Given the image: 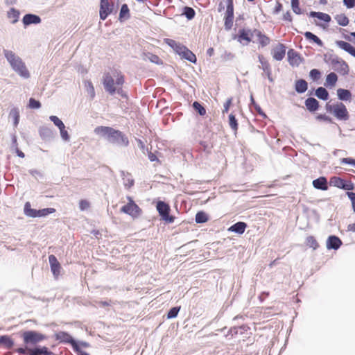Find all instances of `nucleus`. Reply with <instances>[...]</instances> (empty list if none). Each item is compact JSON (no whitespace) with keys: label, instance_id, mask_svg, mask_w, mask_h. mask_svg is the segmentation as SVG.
Wrapping results in <instances>:
<instances>
[{"label":"nucleus","instance_id":"49530a36","mask_svg":"<svg viewBox=\"0 0 355 355\" xmlns=\"http://www.w3.org/2000/svg\"><path fill=\"white\" fill-rule=\"evenodd\" d=\"M193 107L196 111H197L200 115L204 116L206 114V110L205 108L198 102L195 101L193 103Z\"/></svg>","mask_w":355,"mask_h":355},{"label":"nucleus","instance_id":"e433bc0d","mask_svg":"<svg viewBox=\"0 0 355 355\" xmlns=\"http://www.w3.org/2000/svg\"><path fill=\"white\" fill-rule=\"evenodd\" d=\"M208 219L209 218L207 214L204 211H200L197 212V214H196L195 220L197 223H206L208 221Z\"/></svg>","mask_w":355,"mask_h":355},{"label":"nucleus","instance_id":"6e6d98bb","mask_svg":"<svg viewBox=\"0 0 355 355\" xmlns=\"http://www.w3.org/2000/svg\"><path fill=\"white\" fill-rule=\"evenodd\" d=\"M282 8H283L282 3L281 2H279V1H277L276 2L275 8H273L272 13L274 15H277L282 10Z\"/></svg>","mask_w":355,"mask_h":355},{"label":"nucleus","instance_id":"f704fd0d","mask_svg":"<svg viewBox=\"0 0 355 355\" xmlns=\"http://www.w3.org/2000/svg\"><path fill=\"white\" fill-rule=\"evenodd\" d=\"M337 23L343 26H346L349 24V19L345 14H339L335 17Z\"/></svg>","mask_w":355,"mask_h":355},{"label":"nucleus","instance_id":"79ce46f5","mask_svg":"<svg viewBox=\"0 0 355 355\" xmlns=\"http://www.w3.org/2000/svg\"><path fill=\"white\" fill-rule=\"evenodd\" d=\"M229 125L234 132H236L238 130L239 125L237 123V120L236 119L235 116L233 114H230L229 115Z\"/></svg>","mask_w":355,"mask_h":355},{"label":"nucleus","instance_id":"a211bd4d","mask_svg":"<svg viewBox=\"0 0 355 355\" xmlns=\"http://www.w3.org/2000/svg\"><path fill=\"white\" fill-rule=\"evenodd\" d=\"M258 60L261 64V66L259 67L266 73L268 78L270 80H272L270 78L271 73H272L271 67H270V63L268 62V60L262 54H259L258 55Z\"/></svg>","mask_w":355,"mask_h":355},{"label":"nucleus","instance_id":"a18cd8bd","mask_svg":"<svg viewBox=\"0 0 355 355\" xmlns=\"http://www.w3.org/2000/svg\"><path fill=\"white\" fill-rule=\"evenodd\" d=\"M291 8L293 11L296 15L302 14V9L300 7V1L299 0H291Z\"/></svg>","mask_w":355,"mask_h":355},{"label":"nucleus","instance_id":"5fc2aeb1","mask_svg":"<svg viewBox=\"0 0 355 355\" xmlns=\"http://www.w3.org/2000/svg\"><path fill=\"white\" fill-rule=\"evenodd\" d=\"M90 207V203L87 200H80L79 202V207L80 210L84 211L89 209Z\"/></svg>","mask_w":355,"mask_h":355},{"label":"nucleus","instance_id":"c85d7f7f","mask_svg":"<svg viewBox=\"0 0 355 355\" xmlns=\"http://www.w3.org/2000/svg\"><path fill=\"white\" fill-rule=\"evenodd\" d=\"M0 344L3 345L6 349H10L13 347L14 341L8 336H0Z\"/></svg>","mask_w":355,"mask_h":355},{"label":"nucleus","instance_id":"c9c22d12","mask_svg":"<svg viewBox=\"0 0 355 355\" xmlns=\"http://www.w3.org/2000/svg\"><path fill=\"white\" fill-rule=\"evenodd\" d=\"M24 214L29 217L35 218L36 209H32L31 203L26 202L24 205Z\"/></svg>","mask_w":355,"mask_h":355},{"label":"nucleus","instance_id":"f257e3e1","mask_svg":"<svg viewBox=\"0 0 355 355\" xmlns=\"http://www.w3.org/2000/svg\"><path fill=\"white\" fill-rule=\"evenodd\" d=\"M94 132L112 143L127 146L129 141L127 137L120 130H115L108 126H98L94 129Z\"/></svg>","mask_w":355,"mask_h":355},{"label":"nucleus","instance_id":"4468645a","mask_svg":"<svg viewBox=\"0 0 355 355\" xmlns=\"http://www.w3.org/2000/svg\"><path fill=\"white\" fill-rule=\"evenodd\" d=\"M49 261L51 266V272L55 279H58L60 275L62 269L61 265L58 261L55 255L51 254L49 256Z\"/></svg>","mask_w":355,"mask_h":355},{"label":"nucleus","instance_id":"bb28decb","mask_svg":"<svg viewBox=\"0 0 355 355\" xmlns=\"http://www.w3.org/2000/svg\"><path fill=\"white\" fill-rule=\"evenodd\" d=\"M310 16L313 17H316L318 19L322 20L326 23H329L331 19L329 15L321 12L312 11L310 12Z\"/></svg>","mask_w":355,"mask_h":355},{"label":"nucleus","instance_id":"a19ab883","mask_svg":"<svg viewBox=\"0 0 355 355\" xmlns=\"http://www.w3.org/2000/svg\"><path fill=\"white\" fill-rule=\"evenodd\" d=\"M85 87L90 98L93 99L95 96V90L92 83L90 80H86L85 82Z\"/></svg>","mask_w":355,"mask_h":355},{"label":"nucleus","instance_id":"20e7f679","mask_svg":"<svg viewBox=\"0 0 355 355\" xmlns=\"http://www.w3.org/2000/svg\"><path fill=\"white\" fill-rule=\"evenodd\" d=\"M327 112L332 113L334 116L340 120L346 121L349 119V113L346 106L341 102H337L334 104H326Z\"/></svg>","mask_w":355,"mask_h":355},{"label":"nucleus","instance_id":"69168bd1","mask_svg":"<svg viewBox=\"0 0 355 355\" xmlns=\"http://www.w3.org/2000/svg\"><path fill=\"white\" fill-rule=\"evenodd\" d=\"M137 144H138V146L141 149V150H144L145 149V144L143 141H141V139H137Z\"/></svg>","mask_w":355,"mask_h":355},{"label":"nucleus","instance_id":"0eeeda50","mask_svg":"<svg viewBox=\"0 0 355 355\" xmlns=\"http://www.w3.org/2000/svg\"><path fill=\"white\" fill-rule=\"evenodd\" d=\"M156 209L162 220L167 223H172L175 220V217L170 215L171 208L168 204L159 200L156 205Z\"/></svg>","mask_w":355,"mask_h":355},{"label":"nucleus","instance_id":"72a5a7b5","mask_svg":"<svg viewBox=\"0 0 355 355\" xmlns=\"http://www.w3.org/2000/svg\"><path fill=\"white\" fill-rule=\"evenodd\" d=\"M304 37H306V39L312 40L313 42L316 43L318 45L320 46H322L323 44L322 40L318 36H316L315 35L313 34L311 32L307 31L304 33Z\"/></svg>","mask_w":355,"mask_h":355},{"label":"nucleus","instance_id":"5701e85b","mask_svg":"<svg viewBox=\"0 0 355 355\" xmlns=\"http://www.w3.org/2000/svg\"><path fill=\"white\" fill-rule=\"evenodd\" d=\"M336 44L340 49L348 52L349 54H351L352 56H354L355 58V48L351 44H349L347 42L340 40V41H337Z\"/></svg>","mask_w":355,"mask_h":355},{"label":"nucleus","instance_id":"a878e982","mask_svg":"<svg viewBox=\"0 0 355 355\" xmlns=\"http://www.w3.org/2000/svg\"><path fill=\"white\" fill-rule=\"evenodd\" d=\"M338 81V76L334 72H331L326 77L325 86L333 87L336 85Z\"/></svg>","mask_w":355,"mask_h":355},{"label":"nucleus","instance_id":"cd10ccee","mask_svg":"<svg viewBox=\"0 0 355 355\" xmlns=\"http://www.w3.org/2000/svg\"><path fill=\"white\" fill-rule=\"evenodd\" d=\"M308 84L306 80L303 79L298 80L295 82V89L298 93H304L307 90Z\"/></svg>","mask_w":355,"mask_h":355},{"label":"nucleus","instance_id":"1a4fd4ad","mask_svg":"<svg viewBox=\"0 0 355 355\" xmlns=\"http://www.w3.org/2000/svg\"><path fill=\"white\" fill-rule=\"evenodd\" d=\"M227 8L224 16V26L225 30L230 31L234 23V0H226Z\"/></svg>","mask_w":355,"mask_h":355},{"label":"nucleus","instance_id":"774afa93","mask_svg":"<svg viewBox=\"0 0 355 355\" xmlns=\"http://www.w3.org/2000/svg\"><path fill=\"white\" fill-rule=\"evenodd\" d=\"M347 230L349 231L355 232V223L349 224L347 227Z\"/></svg>","mask_w":355,"mask_h":355},{"label":"nucleus","instance_id":"052dcab7","mask_svg":"<svg viewBox=\"0 0 355 355\" xmlns=\"http://www.w3.org/2000/svg\"><path fill=\"white\" fill-rule=\"evenodd\" d=\"M349 198L351 200L352 203L353 209L355 212V193L353 192H347V193Z\"/></svg>","mask_w":355,"mask_h":355},{"label":"nucleus","instance_id":"338daca9","mask_svg":"<svg viewBox=\"0 0 355 355\" xmlns=\"http://www.w3.org/2000/svg\"><path fill=\"white\" fill-rule=\"evenodd\" d=\"M40 132L41 135L47 134L50 132V129L48 128H42Z\"/></svg>","mask_w":355,"mask_h":355},{"label":"nucleus","instance_id":"13d9d810","mask_svg":"<svg viewBox=\"0 0 355 355\" xmlns=\"http://www.w3.org/2000/svg\"><path fill=\"white\" fill-rule=\"evenodd\" d=\"M340 162L355 166V159L350 157L343 158L340 159Z\"/></svg>","mask_w":355,"mask_h":355},{"label":"nucleus","instance_id":"f8f14e48","mask_svg":"<svg viewBox=\"0 0 355 355\" xmlns=\"http://www.w3.org/2000/svg\"><path fill=\"white\" fill-rule=\"evenodd\" d=\"M329 184L331 186L347 191H352L354 189V184L351 181H345L337 176L331 177L329 180Z\"/></svg>","mask_w":355,"mask_h":355},{"label":"nucleus","instance_id":"473e14b6","mask_svg":"<svg viewBox=\"0 0 355 355\" xmlns=\"http://www.w3.org/2000/svg\"><path fill=\"white\" fill-rule=\"evenodd\" d=\"M306 245L313 250H316L319 247V244L313 236H309L306 239Z\"/></svg>","mask_w":355,"mask_h":355},{"label":"nucleus","instance_id":"412c9836","mask_svg":"<svg viewBox=\"0 0 355 355\" xmlns=\"http://www.w3.org/2000/svg\"><path fill=\"white\" fill-rule=\"evenodd\" d=\"M314 188L322 191H327L328 189V182L325 177H320L315 179L312 182Z\"/></svg>","mask_w":355,"mask_h":355},{"label":"nucleus","instance_id":"4c0bfd02","mask_svg":"<svg viewBox=\"0 0 355 355\" xmlns=\"http://www.w3.org/2000/svg\"><path fill=\"white\" fill-rule=\"evenodd\" d=\"M10 116L13 119L14 126L17 127L19 121V112L17 108H12L10 112Z\"/></svg>","mask_w":355,"mask_h":355},{"label":"nucleus","instance_id":"393cba45","mask_svg":"<svg viewBox=\"0 0 355 355\" xmlns=\"http://www.w3.org/2000/svg\"><path fill=\"white\" fill-rule=\"evenodd\" d=\"M337 95L340 100L341 101H350L352 99V93L349 90L345 89H337Z\"/></svg>","mask_w":355,"mask_h":355},{"label":"nucleus","instance_id":"6ab92c4d","mask_svg":"<svg viewBox=\"0 0 355 355\" xmlns=\"http://www.w3.org/2000/svg\"><path fill=\"white\" fill-rule=\"evenodd\" d=\"M342 245V241L336 236H330L327 241V248L328 249H338Z\"/></svg>","mask_w":355,"mask_h":355},{"label":"nucleus","instance_id":"ea45409f","mask_svg":"<svg viewBox=\"0 0 355 355\" xmlns=\"http://www.w3.org/2000/svg\"><path fill=\"white\" fill-rule=\"evenodd\" d=\"M19 17V12L15 8H11L8 12V17L12 19V23L15 24L18 21Z\"/></svg>","mask_w":355,"mask_h":355},{"label":"nucleus","instance_id":"7c9ffc66","mask_svg":"<svg viewBox=\"0 0 355 355\" xmlns=\"http://www.w3.org/2000/svg\"><path fill=\"white\" fill-rule=\"evenodd\" d=\"M315 95L318 98L324 101L327 100L329 98L327 90L322 87H320L315 90Z\"/></svg>","mask_w":355,"mask_h":355},{"label":"nucleus","instance_id":"c03bdc74","mask_svg":"<svg viewBox=\"0 0 355 355\" xmlns=\"http://www.w3.org/2000/svg\"><path fill=\"white\" fill-rule=\"evenodd\" d=\"M130 17V10H129V8L127 4H123L121 8V10H120V13H119V18L120 19H122V18H128Z\"/></svg>","mask_w":355,"mask_h":355},{"label":"nucleus","instance_id":"39448f33","mask_svg":"<svg viewBox=\"0 0 355 355\" xmlns=\"http://www.w3.org/2000/svg\"><path fill=\"white\" fill-rule=\"evenodd\" d=\"M21 336L26 345H35L46 339V336L44 334L36 331H24L21 333Z\"/></svg>","mask_w":355,"mask_h":355},{"label":"nucleus","instance_id":"e2e57ef3","mask_svg":"<svg viewBox=\"0 0 355 355\" xmlns=\"http://www.w3.org/2000/svg\"><path fill=\"white\" fill-rule=\"evenodd\" d=\"M98 305L101 306H108L111 305V300L110 301H99L98 302Z\"/></svg>","mask_w":355,"mask_h":355},{"label":"nucleus","instance_id":"2f4dec72","mask_svg":"<svg viewBox=\"0 0 355 355\" xmlns=\"http://www.w3.org/2000/svg\"><path fill=\"white\" fill-rule=\"evenodd\" d=\"M164 42L171 46L177 53L179 52L180 49L182 46L181 44L178 43L175 40L169 38L164 39Z\"/></svg>","mask_w":355,"mask_h":355},{"label":"nucleus","instance_id":"de8ad7c7","mask_svg":"<svg viewBox=\"0 0 355 355\" xmlns=\"http://www.w3.org/2000/svg\"><path fill=\"white\" fill-rule=\"evenodd\" d=\"M123 184L125 188L130 189L131 188L135 183L134 180L130 177V175H127L123 178Z\"/></svg>","mask_w":355,"mask_h":355},{"label":"nucleus","instance_id":"58836bf2","mask_svg":"<svg viewBox=\"0 0 355 355\" xmlns=\"http://www.w3.org/2000/svg\"><path fill=\"white\" fill-rule=\"evenodd\" d=\"M55 211L54 208H45L40 210H36L35 218L47 216L48 214H53Z\"/></svg>","mask_w":355,"mask_h":355},{"label":"nucleus","instance_id":"864d4df0","mask_svg":"<svg viewBox=\"0 0 355 355\" xmlns=\"http://www.w3.org/2000/svg\"><path fill=\"white\" fill-rule=\"evenodd\" d=\"M232 104V98H229L227 99L225 103L223 105V110H222V113L224 114L229 112L230 107Z\"/></svg>","mask_w":355,"mask_h":355},{"label":"nucleus","instance_id":"bf43d9fd","mask_svg":"<svg viewBox=\"0 0 355 355\" xmlns=\"http://www.w3.org/2000/svg\"><path fill=\"white\" fill-rule=\"evenodd\" d=\"M60 135L63 139L68 140L69 137L67 131L65 130V125L63 126V128H60Z\"/></svg>","mask_w":355,"mask_h":355},{"label":"nucleus","instance_id":"c756f323","mask_svg":"<svg viewBox=\"0 0 355 355\" xmlns=\"http://www.w3.org/2000/svg\"><path fill=\"white\" fill-rule=\"evenodd\" d=\"M144 55L145 57L144 59H148L153 63H155L157 64H163L162 60L159 58V57L158 55H157L155 54H153L151 53H144Z\"/></svg>","mask_w":355,"mask_h":355},{"label":"nucleus","instance_id":"9d476101","mask_svg":"<svg viewBox=\"0 0 355 355\" xmlns=\"http://www.w3.org/2000/svg\"><path fill=\"white\" fill-rule=\"evenodd\" d=\"M54 336L55 340H58L60 343L71 344L73 349L76 352L79 351L80 347L78 345L69 333L65 331H58L55 334Z\"/></svg>","mask_w":355,"mask_h":355},{"label":"nucleus","instance_id":"0e129e2a","mask_svg":"<svg viewBox=\"0 0 355 355\" xmlns=\"http://www.w3.org/2000/svg\"><path fill=\"white\" fill-rule=\"evenodd\" d=\"M148 159L151 162H154L157 159V156L152 152H149L148 154Z\"/></svg>","mask_w":355,"mask_h":355},{"label":"nucleus","instance_id":"f03ea898","mask_svg":"<svg viewBox=\"0 0 355 355\" xmlns=\"http://www.w3.org/2000/svg\"><path fill=\"white\" fill-rule=\"evenodd\" d=\"M125 83L124 76L120 71H114L112 75L106 73L103 76V84L105 89L110 94H120Z\"/></svg>","mask_w":355,"mask_h":355},{"label":"nucleus","instance_id":"4be33fe9","mask_svg":"<svg viewBox=\"0 0 355 355\" xmlns=\"http://www.w3.org/2000/svg\"><path fill=\"white\" fill-rule=\"evenodd\" d=\"M247 227V224L244 222H237L228 228L229 232H235L239 234L244 233Z\"/></svg>","mask_w":355,"mask_h":355},{"label":"nucleus","instance_id":"4d7b16f0","mask_svg":"<svg viewBox=\"0 0 355 355\" xmlns=\"http://www.w3.org/2000/svg\"><path fill=\"white\" fill-rule=\"evenodd\" d=\"M282 19L289 23H291L293 21V17L289 10L286 11L285 13L283 14Z\"/></svg>","mask_w":355,"mask_h":355},{"label":"nucleus","instance_id":"09e8293b","mask_svg":"<svg viewBox=\"0 0 355 355\" xmlns=\"http://www.w3.org/2000/svg\"><path fill=\"white\" fill-rule=\"evenodd\" d=\"M180 309V306H175L171 308L167 313V318L171 319L175 318Z\"/></svg>","mask_w":355,"mask_h":355},{"label":"nucleus","instance_id":"f3484780","mask_svg":"<svg viewBox=\"0 0 355 355\" xmlns=\"http://www.w3.org/2000/svg\"><path fill=\"white\" fill-rule=\"evenodd\" d=\"M178 54L180 55L182 58H184L191 62H196L197 59L196 55L184 45H182V46L180 49Z\"/></svg>","mask_w":355,"mask_h":355},{"label":"nucleus","instance_id":"b1692460","mask_svg":"<svg viewBox=\"0 0 355 355\" xmlns=\"http://www.w3.org/2000/svg\"><path fill=\"white\" fill-rule=\"evenodd\" d=\"M305 105L310 112H315L319 107V103L315 98L310 97L305 101Z\"/></svg>","mask_w":355,"mask_h":355},{"label":"nucleus","instance_id":"3c124183","mask_svg":"<svg viewBox=\"0 0 355 355\" xmlns=\"http://www.w3.org/2000/svg\"><path fill=\"white\" fill-rule=\"evenodd\" d=\"M320 71L318 69H313L310 71L309 76L313 80H317L320 78Z\"/></svg>","mask_w":355,"mask_h":355},{"label":"nucleus","instance_id":"6e6552de","mask_svg":"<svg viewBox=\"0 0 355 355\" xmlns=\"http://www.w3.org/2000/svg\"><path fill=\"white\" fill-rule=\"evenodd\" d=\"M128 202L121 208V211L130 215L132 218H137L140 216L141 209L135 202L132 198L127 197Z\"/></svg>","mask_w":355,"mask_h":355},{"label":"nucleus","instance_id":"2eb2a0df","mask_svg":"<svg viewBox=\"0 0 355 355\" xmlns=\"http://www.w3.org/2000/svg\"><path fill=\"white\" fill-rule=\"evenodd\" d=\"M112 11V6L110 4V0H101L99 11L101 19L105 20Z\"/></svg>","mask_w":355,"mask_h":355},{"label":"nucleus","instance_id":"423d86ee","mask_svg":"<svg viewBox=\"0 0 355 355\" xmlns=\"http://www.w3.org/2000/svg\"><path fill=\"white\" fill-rule=\"evenodd\" d=\"M15 352L24 355H54V354L49 350L46 346L35 347L30 348L26 347L24 348L19 347L15 349Z\"/></svg>","mask_w":355,"mask_h":355},{"label":"nucleus","instance_id":"ddd939ff","mask_svg":"<svg viewBox=\"0 0 355 355\" xmlns=\"http://www.w3.org/2000/svg\"><path fill=\"white\" fill-rule=\"evenodd\" d=\"M286 47L284 44L278 43L271 49V55L277 61L282 60L286 55Z\"/></svg>","mask_w":355,"mask_h":355},{"label":"nucleus","instance_id":"680f3d73","mask_svg":"<svg viewBox=\"0 0 355 355\" xmlns=\"http://www.w3.org/2000/svg\"><path fill=\"white\" fill-rule=\"evenodd\" d=\"M344 4L348 8H352L355 6V0H343Z\"/></svg>","mask_w":355,"mask_h":355},{"label":"nucleus","instance_id":"8fccbe9b","mask_svg":"<svg viewBox=\"0 0 355 355\" xmlns=\"http://www.w3.org/2000/svg\"><path fill=\"white\" fill-rule=\"evenodd\" d=\"M50 119L51 121L53 122V123L57 126L58 127V128H63V126L64 125V124L63 123V122L56 116H50Z\"/></svg>","mask_w":355,"mask_h":355},{"label":"nucleus","instance_id":"aec40b11","mask_svg":"<svg viewBox=\"0 0 355 355\" xmlns=\"http://www.w3.org/2000/svg\"><path fill=\"white\" fill-rule=\"evenodd\" d=\"M23 24L24 26H28L30 24H37L41 22V19L39 16L33 14H26L24 16L22 19Z\"/></svg>","mask_w":355,"mask_h":355},{"label":"nucleus","instance_id":"9b49d317","mask_svg":"<svg viewBox=\"0 0 355 355\" xmlns=\"http://www.w3.org/2000/svg\"><path fill=\"white\" fill-rule=\"evenodd\" d=\"M252 36H254V29L241 28L239 30L238 34L234 36V39L243 45H248L252 41Z\"/></svg>","mask_w":355,"mask_h":355},{"label":"nucleus","instance_id":"603ef678","mask_svg":"<svg viewBox=\"0 0 355 355\" xmlns=\"http://www.w3.org/2000/svg\"><path fill=\"white\" fill-rule=\"evenodd\" d=\"M28 106L30 108L32 109H37L41 107V103L40 101H36L35 99L31 98L29 99V104Z\"/></svg>","mask_w":355,"mask_h":355},{"label":"nucleus","instance_id":"37998d69","mask_svg":"<svg viewBox=\"0 0 355 355\" xmlns=\"http://www.w3.org/2000/svg\"><path fill=\"white\" fill-rule=\"evenodd\" d=\"M182 14L184 15H185L188 19L190 20V19H192L195 17L196 12L192 8L185 6L184 8V11H183Z\"/></svg>","mask_w":355,"mask_h":355},{"label":"nucleus","instance_id":"7ed1b4c3","mask_svg":"<svg viewBox=\"0 0 355 355\" xmlns=\"http://www.w3.org/2000/svg\"><path fill=\"white\" fill-rule=\"evenodd\" d=\"M4 55L7 60L9 62L12 68L21 77L28 78L30 76L28 70L27 69L24 62L21 59L17 56L12 51L4 50Z\"/></svg>","mask_w":355,"mask_h":355},{"label":"nucleus","instance_id":"dca6fc26","mask_svg":"<svg viewBox=\"0 0 355 355\" xmlns=\"http://www.w3.org/2000/svg\"><path fill=\"white\" fill-rule=\"evenodd\" d=\"M254 36L257 37V40L259 46L263 48L270 43V38L259 29L254 28Z\"/></svg>","mask_w":355,"mask_h":355}]
</instances>
